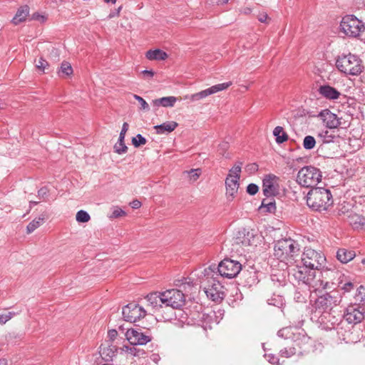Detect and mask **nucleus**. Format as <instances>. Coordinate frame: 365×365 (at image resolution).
<instances>
[{"label":"nucleus","mask_w":365,"mask_h":365,"mask_svg":"<svg viewBox=\"0 0 365 365\" xmlns=\"http://www.w3.org/2000/svg\"><path fill=\"white\" fill-rule=\"evenodd\" d=\"M21 336L15 333H9L6 336V339L9 344H13L14 339H20Z\"/></svg>","instance_id":"49"},{"label":"nucleus","mask_w":365,"mask_h":365,"mask_svg":"<svg viewBox=\"0 0 365 365\" xmlns=\"http://www.w3.org/2000/svg\"><path fill=\"white\" fill-rule=\"evenodd\" d=\"M246 191L249 195H251V183L247 186Z\"/></svg>","instance_id":"62"},{"label":"nucleus","mask_w":365,"mask_h":365,"mask_svg":"<svg viewBox=\"0 0 365 365\" xmlns=\"http://www.w3.org/2000/svg\"><path fill=\"white\" fill-rule=\"evenodd\" d=\"M48 189L47 187H41L37 192V197L41 200H46L48 196Z\"/></svg>","instance_id":"40"},{"label":"nucleus","mask_w":365,"mask_h":365,"mask_svg":"<svg viewBox=\"0 0 365 365\" xmlns=\"http://www.w3.org/2000/svg\"><path fill=\"white\" fill-rule=\"evenodd\" d=\"M273 135L276 137V142L278 144L283 143L288 140V135L284 131L281 126H277L273 130Z\"/></svg>","instance_id":"31"},{"label":"nucleus","mask_w":365,"mask_h":365,"mask_svg":"<svg viewBox=\"0 0 365 365\" xmlns=\"http://www.w3.org/2000/svg\"><path fill=\"white\" fill-rule=\"evenodd\" d=\"M356 256L354 250L345 248L339 249L336 252V257L341 263L346 264L352 260Z\"/></svg>","instance_id":"24"},{"label":"nucleus","mask_w":365,"mask_h":365,"mask_svg":"<svg viewBox=\"0 0 365 365\" xmlns=\"http://www.w3.org/2000/svg\"><path fill=\"white\" fill-rule=\"evenodd\" d=\"M168 54L160 49L149 50L145 53V57L149 60L162 61L168 58Z\"/></svg>","instance_id":"27"},{"label":"nucleus","mask_w":365,"mask_h":365,"mask_svg":"<svg viewBox=\"0 0 365 365\" xmlns=\"http://www.w3.org/2000/svg\"><path fill=\"white\" fill-rule=\"evenodd\" d=\"M319 117L326 126L329 128H336L340 125V122L336 114L332 113L329 110L325 109L319 113Z\"/></svg>","instance_id":"19"},{"label":"nucleus","mask_w":365,"mask_h":365,"mask_svg":"<svg viewBox=\"0 0 365 365\" xmlns=\"http://www.w3.org/2000/svg\"><path fill=\"white\" fill-rule=\"evenodd\" d=\"M279 177L274 174L265 175L262 179V191L267 197H274L279 192Z\"/></svg>","instance_id":"15"},{"label":"nucleus","mask_w":365,"mask_h":365,"mask_svg":"<svg viewBox=\"0 0 365 365\" xmlns=\"http://www.w3.org/2000/svg\"><path fill=\"white\" fill-rule=\"evenodd\" d=\"M231 82H226L222 83L216 84L205 90L201 91L198 93L185 96L186 99H190L192 101H197L207 97L210 95L216 93L219 91H224L231 86Z\"/></svg>","instance_id":"17"},{"label":"nucleus","mask_w":365,"mask_h":365,"mask_svg":"<svg viewBox=\"0 0 365 365\" xmlns=\"http://www.w3.org/2000/svg\"><path fill=\"white\" fill-rule=\"evenodd\" d=\"M133 97L140 103L141 109L146 110H149L150 108L148 103L142 97L135 94L133 96Z\"/></svg>","instance_id":"46"},{"label":"nucleus","mask_w":365,"mask_h":365,"mask_svg":"<svg viewBox=\"0 0 365 365\" xmlns=\"http://www.w3.org/2000/svg\"><path fill=\"white\" fill-rule=\"evenodd\" d=\"M264 357L266 359L273 365H279V359L272 354H265Z\"/></svg>","instance_id":"42"},{"label":"nucleus","mask_w":365,"mask_h":365,"mask_svg":"<svg viewBox=\"0 0 365 365\" xmlns=\"http://www.w3.org/2000/svg\"><path fill=\"white\" fill-rule=\"evenodd\" d=\"M259 191V187L252 183V195H255Z\"/></svg>","instance_id":"60"},{"label":"nucleus","mask_w":365,"mask_h":365,"mask_svg":"<svg viewBox=\"0 0 365 365\" xmlns=\"http://www.w3.org/2000/svg\"><path fill=\"white\" fill-rule=\"evenodd\" d=\"M318 93L322 97L328 100H336L341 96L339 91L329 85L320 86L318 88Z\"/></svg>","instance_id":"21"},{"label":"nucleus","mask_w":365,"mask_h":365,"mask_svg":"<svg viewBox=\"0 0 365 365\" xmlns=\"http://www.w3.org/2000/svg\"><path fill=\"white\" fill-rule=\"evenodd\" d=\"M164 297V306L171 307L173 309H180L185 302V297L182 292L173 289L163 292Z\"/></svg>","instance_id":"12"},{"label":"nucleus","mask_w":365,"mask_h":365,"mask_svg":"<svg viewBox=\"0 0 365 365\" xmlns=\"http://www.w3.org/2000/svg\"><path fill=\"white\" fill-rule=\"evenodd\" d=\"M91 217L89 214L83 210L77 212L76 215V220L78 222H87L90 220Z\"/></svg>","instance_id":"36"},{"label":"nucleus","mask_w":365,"mask_h":365,"mask_svg":"<svg viewBox=\"0 0 365 365\" xmlns=\"http://www.w3.org/2000/svg\"><path fill=\"white\" fill-rule=\"evenodd\" d=\"M122 314L125 321L135 322L146 315V311L135 302H131L123 307Z\"/></svg>","instance_id":"13"},{"label":"nucleus","mask_w":365,"mask_h":365,"mask_svg":"<svg viewBox=\"0 0 365 365\" xmlns=\"http://www.w3.org/2000/svg\"><path fill=\"white\" fill-rule=\"evenodd\" d=\"M319 136L322 139L323 142L325 143L333 142L335 137L328 130L322 131L321 133H319Z\"/></svg>","instance_id":"38"},{"label":"nucleus","mask_w":365,"mask_h":365,"mask_svg":"<svg viewBox=\"0 0 365 365\" xmlns=\"http://www.w3.org/2000/svg\"><path fill=\"white\" fill-rule=\"evenodd\" d=\"M269 201V200L267 199H264L262 201L261 205L258 207V210H259V212H263V209H264L265 206L267 205V202Z\"/></svg>","instance_id":"58"},{"label":"nucleus","mask_w":365,"mask_h":365,"mask_svg":"<svg viewBox=\"0 0 365 365\" xmlns=\"http://www.w3.org/2000/svg\"><path fill=\"white\" fill-rule=\"evenodd\" d=\"M129 125L128 123L125 122L123 124L121 131L119 135L118 143L114 145V150L116 153L121 155L125 153L128 150V147L125 143V136L128 131Z\"/></svg>","instance_id":"20"},{"label":"nucleus","mask_w":365,"mask_h":365,"mask_svg":"<svg viewBox=\"0 0 365 365\" xmlns=\"http://www.w3.org/2000/svg\"><path fill=\"white\" fill-rule=\"evenodd\" d=\"M291 329L288 327L283 328L278 331L277 335L282 338H288V335L290 334Z\"/></svg>","instance_id":"48"},{"label":"nucleus","mask_w":365,"mask_h":365,"mask_svg":"<svg viewBox=\"0 0 365 365\" xmlns=\"http://www.w3.org/2000/svg\"><path fill=\"white\" fill-rule=\"evenodd\" d=\"M342 31L348 36L358 37L364 31V23L354 15H346L340 24Z\"/></svg>","instance_id":"10"},{"label":"nucleus","mask_w":365,"mask_h":365,"mask_svg":"<svg viewBox=\"0 0 365 365\" xmlns=\"http://www.w3.org/2000/svg\"><path fill=\"white\" fill-rule=\"evenodd\" d=\"M258 170V165L256 163H252V171Z\"/></svg>","instance_id":"64"},{"label":"nucleus","mask_w":365,"mask_h":365,"mask_svg":"<svg viewBox=\"0 0 365 365\" xmlns=\"http://www.w3.org/2000/svg\"><path fill=\"white\" fill-rule=\"evenodd\" d=\"M242 269V264L238 261L225 258L218 265L211 264L204 269L202 274L212 277L216 275L220 278L232 279L237 276Z\"/></svg>","instance_id":"2"},{"label":"nucleus","mask_w":365,"mask_h":365,"mask_svg":"<svg viewBox=\"0 0 365 365\" xmlns=\"http://www.w3.org/2000/svg\"><path fill=\"white\" fill-rule=\"evenodd\" d=\"M73 73V68L70 63L63 61L61 64L58 74L60 77L64 78L71 76Z\"/></svg>","instance_id":"32"},{"label":"nucleus","mask_w":365,"mask_h":365,"mask_svg":"<svg viewBox=\"0 0 365 365\" xmlns=\"http://www.w3.org/2000/svg\"><path fill=\"white\" fill-rule=\"evenodd\" d=\"M117 348L114 345H108L107 346L101 347L100 353L102 359L106 361H111L113 357L115 356Z\"/></svg>","instance_id":"26"},{"label":"nucleus","mask_w":365,"mask_h":365,"mask_svg":"<svg viewBox=\"0 0 365 365\" xmlns=\"http://www.w3.org/2000/svg\"><path fill=\"white\" fill-rule=\"evenodd\" d=\"M178 126V123L175 121H167L160 125L154 126L156 133L158 135H163L167 133H171Z\"/></svg>","instance_id":"25"},{"label":"nucleus","mask_w":365,"mask_h":365,"mask_svg":"<svg viewBox=\"0 0 365 365\" xmlns=\"http://www.w3.org/2000/svg\"><path fill=\"white\" fill-rule=\"evenodd\" d=\"M255 242H257L259 245L262 243L264 245V237L261 235H252V244Z\"/></svg>","instance_id":"53"},{"label":"nucleus","mask_w":365,"mask_h":365,"mask_svg":"<svg viewBox=\"0 0 365 365\" xmlns=\"http://www.w3.org/2000/svg\"><path fill=\"white\" fill-rule=\"evenodd\" d=\"M125 348L127 350H129L130 353L133 356H140L143 353V351L137 349L135 347L128 348V346H125Z\"/></svg>","instance_id":"52"},{"label":"nucleus","mask_w":365,"mask_h":365,"mask_svg":"<svg viewBox=\"0 0 365 365\" xmlns=\"http://www.w3.org/2000/svg\"><path fill=\"white\" fill-rule=\"evenodd\" d=\"M339 302L336 294L332 292H326L319 296L312 304V317L317 316L325 312L331 311L333 308L338 305Z\"/></svg>","instance_id":"8"},{"label":"nucleus","mask_w":365,"mask_h":365,"mask_svg":"<svg viewBox=\"0 0 365 365\" xmlns=\"http://www.w3.org/2000/svg\"><path fill=\"white\" fill-rule=\"evenodd\" d=\"M336 66L341 73L351 76L359 75L364 68L361 60L350 53L339 56L336 61Z\"/></svg>","instance_id":"5"},{"label":"nucleus","mask_w":365,"mask_h":365,"mask_svg":"<svg viewBox=\"0 0 365 365\" xmlns=\"http://www.w3.org/2000/svg\"><path fill=\"white\" fill-rule=\"evenodd\" d=\"M271 279H272V281L273 282H277L279 283V285H284V279H280L275 274L272 275V278Z\"/></svg>","instance_id":"57"},{"label":"nucleus","mask_w":365,"mask_h":365,"mask_svg":"<svg viewBox=\"0 0 365 365\" xmlns=\"http://www.w3.org/2000/svg\"><path fill=\"white\" fill-rule=\"evenodd\" d=\"M177 98L174 96H168L158 98L153 101V105L156 107H173L176 102Z\"/></svg>","instance_id":"28"},{"label":"nucleus","mask_w":365,"mask_h":365,"mask_svg":"<svg viewBox=\"0 0 365 365\" xmlns=\"http://www.w3.org/2000/svg\"><path fill=\"white\" fill-rule=\"evenodd\" d=\"M322 179V171L312 165L302 168L297 175V182L302 187L314 188Z\"/></svg>","instance_id":"6"},{"label":"nucleus","mask_w":365,"mask_h":365,"mask_svg":"<svg viewBox=\"0 0 365 365\" xmlns=\"http://www.w3.org/2000/svg\"><path fill=\"white\" fill-rule=\"evenodd\" d=\"M15 315L14 312H9L5 314L0 315V324H4Z\"/></svg>","instance_id":"45"},{"label":"nucleus","mask_w":365,"mask_h":365,"mask_svg":"<svg viewBox=\"0 0 365 365\" xmlns=\"http://www.w3.org/2000/svg\"><path fill=\"white\" fill-rule=\"evenodd\" d=\"M316 145V140L312 135H307L303 140V147L305 150H312Z\"/></svg>","instance_id":"34"},{"label":"nucleus","mask_w":365,"mask_h":365,"mask_svg":"<svg viewBox=\"0 0 365 365\" xmlns=\"http://www.w3.org/2000/svg\"><path fill=\"white\" fill-rule=\"evenodd\" d=\"M312 319H315L322 329L331 330L337 329L340 325L341 316L339 314H335L334 312L331 310L312 317Z\"/></svg>","instance_id":"11"},{"label":"nucleus","mask_w":365,"mask_h":365,"mask_svg":"<svg viewBox=\"0 0 365 365\" xmlns=\"http://www.w3.org/2000/svg\"><path fill=\"white\" fill-rule=\"evenodd\" d=\"M36 66L39 71L44 72L46 67L48 66V63L44 58L41 57L36 63Z\"/></svg>","instance_id":"43"},{"label":"nucleus","mask_w":365,"mask_h":365,"mask_svg":"<svg viewBox=\"0 0 365 365\" xmlns=\"http://www.w3.org/2000/svg\"><path fill=\"white\" fill-rule=\"evenodd\" d=\"M343 318L349 324H359L365 318V309L356 305L349 306L343 314Z\"/></svg>","instance_id":"16"},{"label":"nucleus","mask_w":365,"mask_h":365,"mask_svg":"<svg viewBox=\"0 0 365 365\" xmlns=\"http://www.w3.org/2000/svg\"><path fill=\"white\" fill-rule=\"evenodd\" d=\"M202 276L204 279L202 284L207 297L213 302H220L225 298V294L220 277L216 275L212 277L204 274Z\"/></svg>","instance_id":"7"},{"label":"nucleus","mask_w":365,"mask_h":365,"mask_svg":"<svg viewBox=\"0 0 365 365\" xmlns=\"http://www.w3.org/2000/svg\"><path fill=\"white\" fill-rule=\"evenodd\" d=\"M0 365H7V361L5 359H0Z\"/></svg>","instance_id":"63"},{"label":"nucleus","mask_w":365,"mask_h":365,"mask_svg":"<svg viewBox=\"0 0 365 365\" xmlns=\"http://www.w3.org/2000/svg\"><path fill=\"white\" fill-rule=\"evenodd\" d=\"M236 240L237 244H242L243 246L248 247L250 245V238L249 232L246 229L242 228L237 232Z\"/></svg>","instance_id":"30"},{"label":"nucleus","mask_w":365,"mask_h":365,"mask_svg":"<svg viewBox=\"0 0 365 365\" xmlns=\"http://www.w3.org/2000/svg\"><path fill=\"white\" fill-rule=\"evenodd\" d=\"M125 215V212L120 208H116L113 210L111 217L117 218Z\"/></svg>","instance_id":"50"},{"label":"nucleus","mask_w":365,"mask_h":365,"mask_svg":"<svg viewBox=\"0 0 365 365\" xmlns=\"http://www.w3.org/2000/svg\"><path fill=\"white\" fill-rule=\"evenodd\" d=\"M44 219L43 216H40L30 222L26 227L27 233L30 234L40 227V225L44 222Z\"/></svg>","instance_id":"33"},{"label":"nucleus","mask_w":365,"mask_h":365,"mask_svg":"<svg viewBox=\"0 0 365 365\" xmlns=\"http://www.w3.org/2000/svg\"><path fill=\"white\" fill-rule=\"evenodd\" d=\"M301 260L303 266H297L292 275L298 282L307 285L312 292L334 289L336 272L324 269L326 257L312 248H305Z\"/></svg>","instance_id":"1"},{"label":"nucleus","mask_w":365,"mask_h":365,"mask_svg":"<svg viewBox=\"0 0 365 365\" xmlns=\"http://www.w3.org/2000/svg\"><path fill=\"white\" fill-rule=\"evenodd\" d=\"M355 298L356 301L365 304V286L361 285L357 289V293L356 294Z\"/></svg>","instance_id":"39"},{"label":"nucleus","mask_w":365,"mask_h":365,"mask_svg":"<svg viewBox=\"0 0 365 365\" xmlns=\"http://www.w3.org/2000/svg\"><path fill=\"white\" fill-rule=\"evenodd\" d=\"M125 337L133 345H145L152 340L150 336L136 329H128L125 333Z\"/></svg>","instance_id":"18"},{"label":"nucleus","mask_w":365,"mask_h":365,"mask_svg":"<svg viewBox=\"0 0 365 365\" xmlns=\"http://www.w3.org/2000/svg\"><path fill=\"white\" fill-rule=\"evenodd\" d=\"M257 18L259 21L266 24H268L269 21L270 20L267 14L264 11L259 13V14L257 15Z\"/></svg>","instance_id":"47"},{"label":"nucleus","mask_w":365,"mask_h":365,"mask_svg":"<svg viewBox=\"0 0 365 365\" xmlns=\"http://www.w3.org/2000/svg\"><path fill=\"white\" fill-rule=\"evenodd\" d=\"M147 143V140L141 134L136 135L135 137L132 138V144L135 148H139L140 146L145 145Z\"/></svg>","instance_id":"37"},{"label":"nucleus","mask_w":365,"mask_h":365,"mask_svg":"<svg viewBox=\"0 0 365 365\" xmlns=\"http://www.w3.org/2000/svg\"><path fill=\"white\" fill-rule=\"evenodd\" d=\"M118 335V332L115 329H110L108 332V336L110 340H114Z\"/></svg>","instance_id":"55"},{"label":"nucleus","mask_w":365,"mask_h":365,"mask_svg":"<svg viewBox=\"0 0 365 365\" xmlns=\"http://www.w3.org/2000/svg\"><path fill=\"white\" fill-rule=\"evenodd\" d=\"M146 301L148 304L153 309H158V307H163L164 305V297H163V292H153L147 295Z\"/></svg>","instance_id":"22"},{"label":"nucleus","mask_w":365,"mask_h":365,"mask_svg":"<svg viewBox=\"0 0 365 365\" xmlns=\"http://www.w3.org/2000/svg\"><path fill=\"white\" fill-rule=\"evenodd\" d=\"M190 176V180L195 181L201 174L200 169H191L190 171L187 172Z\"/></svg>","instance_id":"44"},{"label":"nucleus","mask_w":365,"mask_h":365,"mask_svg":"<svg viewBox=\"0 0 365 365\" xmlns=\"http://www.w3.org/2000/svg\"><path fill=\"white\" fill-rule=\"evenodd\" d=\"M307 205L314 210H326L333 204L330 190L324 187L311 189L307 195Z\"/></svg>","instance_id":"3"},{"label":"nucleus","mask_w":365,"mask_h":365,"mask_svg":"<svg viewBox=\"0 0 365 365\" xmlns=\"http://www.w3.org/2000/svg\"><path fill=\"white\" fill-rule=\"evenodd\" d=\"M29 13V8L27 6H21L18 9L15 16L12 19L14 24L17 25L26 20Z\"/></svg>","instance_id":"29"},{"label":"nucleus","mask_w":365,"mask_h":365,"mask_svg":"<svg viewBox=\"0 0 365 365\" xmlns=\"http://www.w3.org/2000/svg\"><path fill=\"white\" fill-rule=\"evenodd\" d=\"M142 73L150 78H152L154 76V72L152 70H144L142 71Z\"/></svg>","instance_id":"59"},{"label":"nucleus","mask_w":365,"mask_h":365,"mask_svg":"<svg viewBox=\"0 0 365 365\" xmlns=\"http://www.w3.org/2000/svg\"><path fill=\"white\" fill-rule=\"evenodd\" d=\"M311 340L306 336L297 337L291 346L284 347L279 351L280 356L289 358L294 355L302 356L310 351Z\"/></svg>","instance_id":"9"},{"label":"nucleus","mask_w":365,"mask_h":365,"mask_svg":"<svg viewBox=\"0 0 365 365\" xmlns=\"http://www.w3.org/2000/svg\"><path fill=\"white\" fill-rule=\"evenodd\" d=\"M354 283H352L351 282H348L344 283L342 285L341 289L345 292H349L351 291L354 289Z\"/></svg>","instance_id":"51"},{"label":"nucleus","mask_w":365,"mask_h":365,"mask_svg":"<svg viewBox=\"0 0 365 365\" xmlns=\"http://www.w3.org/2000/svg\"><path fill=\"white\" fill-rule=\"evenodd\" d=\"M130 206L133 209H138L139 207H140L141 206V202L138 200H133L130 203Z\"/></svg>","instance_id":"56"},{"label":"nucleus","mask_w":365,"mask_h":365,"mask_svg":"<svg viewBox=\"0 0 365 365\" xmlns=\"http://www.w3.org/2000/svg\"><path fill=\"white\" fill-rule=\"evenodd\" d=\"M347 222L354 229H360L365 225V217L355 212L347 215Z\"/></svg>","instance_id":"23"},{"label":"nucleus","mask_w":365,"mask_h":365,"mask_svg":"<svg viewBox=\"0 0 365 365\" xmlns=\"http://www.w3.org/2000/svg\"><path fill=\"white\" fill-rule=\"evenodd\" d=\"M276 210V205L274 199L269 200L267 202V205L265 206L264 209H263L262 212H269L274 213Z\"/></svg>","instance_id":"41"},{"label":"nucleus","mask_w":365,"mask_h":365,"mask_svg":"<svg viewBox=\"0 0 365 365\" xmlns=\"http://www.w3.org/2000/svg\"><path fill=\"white\" fill-rule=\"evenodd\" d=\"M229 0H217V3L218 5H224L228 2Z\"/></svg>","instance_id":"61"},{"label":"nucleus","mask_w":365,"mask_h":365,"mask_svg":"<svg viewBox=\"0 0 365 365\" xmlns=\"http://www.w3.org/2000/svg\"><path fill=\"white\" fill-rule=\"evenodd\" d=\"M241 172L240 165H235L230 170V173L225 180L226 194L233 197L239 187L238 180Z\"/></svg>","instance_id":"14"},{"label":"nucleus","mask_w":365,"mask_h":365,"mask_svg":"<svg viewBox=\"0 0 365 365\" xmlns=\"http://www.w3.org/2000/svg\"><path fill=\"white\" fill-rule=\"evenodd\" d=\"M268 304L278 308H282L284 304V299L280 295H274L273 297L268 299Z\"/></svg>","instance_id":"35"},{"label":"nucleus","mask_w":365,"mask_h":365,"mask_svg":"<svg viewBox=\"0 0 365 365\" xmlns=\"http://www.w3.org/2000/svg\"><path fill=\"white\" fill-rule=\"evenodd\" d=\"M32 19L34 20L39 21L41 22H44L46 19V17H45L43 15L39 14L38 13H35L33 14Z\"/></svg>","instance_id":"54"},{"label":"nucleus","mask_w":365,"mask_h":365,"mask_svg":"<svg viewBox=\"0 0 365 365\" xmlns=\"http://www.w3.org/2000/svg\"><path fill=\"white\" fill-rule=\"evenodd\" d=\"M299 244L291 238L278 240L274 247V255L282 262L291 263L299 254Z\"/></svg>","instance_id":"4"}]
</instances>
